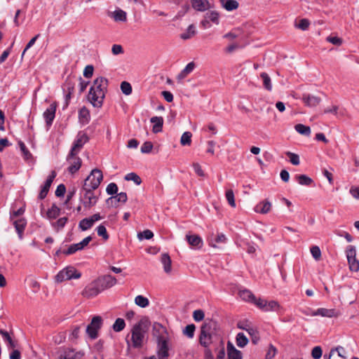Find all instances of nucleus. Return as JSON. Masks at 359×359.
<instances>
[{
  "label": "nucleus",
  "mask_w": 359,
  "mask_h": 359,
  "mask_svg": "<svg viewBox=\"0 0 359 359\" xmlns=\"http://www.w3.org/2000/svg\"><path fill=\"white\" fill-rule=\"evenodd\" d=\"M107 83V79L102 76L97 77L93 81L88 95V100L93 107L97 108L102 107L105 97Z\"/></svg>",
  "instance_id": "f257e3e1"
},
{
  "label": "nucleus",
  "mask_w": 359,
  "mask_h": 359,
  "mask_svg": "<svg viewBox=\"0 0 359 359\" xmlns=\"http://www.w3.org/2000/svg\"><path fill=\"white\" fill-rule=\"evenodd\" d=\"M215 330V323L214 322H205L201 327L199 335V344L205 348H209V346L212 344Z\"/></svg>",
  "instance_id": "f03ea898"
},
{
  "label": "nucleus",
  "mask_w": 359,
  "mask_h": 359,
  "mask_svg": "<svg viewBox=\"0 0 359 359\" xmlns=\"http://www.w3.org/2000/svg\"><path fill=\"white\" fill-rule=\"evenodd\" d=\"M100 196V192L95 190L81 187L79 191V202L85 209H90L97 204Z\"/></svg>",
  "instance_id": "7ed1b4c3"
},
{
  "label": "nucleus",
  "mask_w": 359,
  "mask_h": 359,
  "mask_svg": "<svg viewBox=\"0 0 359 359\" xmlns=\"http://www.w3.org/2000/svg\"><path fill=\"white\" fill-rule=\"evenodd\" d=\"M103 180V175L100 170L93 169L84 180L83 188L96 190Z\"/></svg>",
  "instance_id": "20e7f679"
},
{
  "label": "nucleus",
  "mask_w": 359,
  "mask_h": 359,
  "mask_svg": "<svg viewBox=\"0 0 359 359\" xmlns=\"http://www.w3.org/2000/svg\"><path fill=\"white\" fill-rule=\"evenodd\" d=\"M81 273L72 266H67L60 270L55 276V281L57 283L71 279H79Z\"/></svg>",
  "instance_id": "39448f33"
},
{
  "label": "nucleus",
  "mask_w": 359,
  "mask_h": 359,
  "mask_svg": "<svg viewBox=\"0 0 359 359\" xmlns=\"http://www.w3.org/2000/svg\"><path fill=\"white\" fill-rule=\"evenodd\" d=\"M145 339V331L141 326V325L138 324L133 327L131 331V344L128 341L129 346H132L134 348H140L141 347Z\"/></svg>",
  "instance_id": "423d86ee"
},
{
  "label": "nucleus",
  "mask_w": 359,
  "mask_h": 359,
  "mask_svg": "<svg viewBox=\"0 0 359 359\" xmlns=\"http://www.w3.org/2000/svg\"><path fill=\"white\" fill-rule=\"evenodd\" d=\"M346 255L349 269L351 271H359V260L356 258V249L353 245H348L346 249Z\"/></svg>",
  "instance_id": "0eeeda50"
},
{
  "label": "nucleus",
  "mask_w": 359,
  "mask_h": 359,
  "mask_svg": "<svg viewBox=\"0 0 359 359\" xmlns=\"http://www.w3.org/2000/svg\"><path fill=\"white\" fill-rule=\"evenodd\" d=\"M156 353L158 359H168L169 357L168 339L165 337L160 336L157 339Z\"/></svg>",
  "instance_id": "6e6552de"
},
{
  "label": "nucleus",
  "mask_w": 359,
  "mask_h": 359,
  "mask_svg": "<svg viewBox=\"0 0 359 359\" xmlns=\"http://www.w3.org/2000/svg\"><path fill=\"white\" fill-rule=\"evenodd\" d=\"M102 325V319L100 316H94L90 323L86 327V332L89 337L95 339L98 337V330L101 328Z\"/></svg>",
  "instance_id": "1a4fd4ad"
},
{
  "label": "nucleus",
  "mask_w": 359,
  "mask_h": 359,
  "mask_svg": "<svg viewBox=\"0 0 359 359\" xmlns=\"http://www.w3.org/2000/svg\"><path fill=\"white\" fill-rule=\"evenodd\" d=\"M77 154L78 153H72V151H69L67 157V161L69 163L67 169L71 174L76 173L81 166L82 161Z\"/></svg>",
  "instance_id": "9d476101"
},
{
  "label": "nucleus",
  "mask_w": 359,
  "mask_h": 359,
  "mask_svg": "<svg viewBox=\"0 0 359 359\" xmlns=\"http://www.w3.org/2000/svg\"><path fill=\"white\" fill-rule=\"evenodd\" d=\"M102 290L97 279L89 283L83 290L82 295L87 298H93L98 295Z\"/></svg>",
  "instance_id": "9b49d317"
},
{
  "label": "nucleus",
  "mask_w": 359,
  "mask_h": 359,
  "mask_svg": "<svg viewBox=\"0 0 359 359\" xmlns=\"http://www.w3.org/2000/svg\"><path fill=\"white\" fill-rule=\"evenodd\" d=\"M103 217L100 215V213H96L92 215L90 217L84 218L79 222V228L81 231H87L90 229L95 224V222L100 221Z\"/></svg>",
  "instance_id": "f8f14e48"
},
{
  "label": "nucleus",
  "mask_w": 359,
  "mask_h": 359,
  "mask_svg": "<svg viewBox=\"0 0 359 359\" xmlns=\"http://www.w3.org/2000/svg\"><path fill=\"white\" fill-rule=\"evenodd\" d=\"M88 141V135L83 133L79 132L76 136V138L73 144V146L70 150L72 153H79L83 146Z\"/></svg>",
  "instance_id": "ddd939ff"
},
{
  "label": "nucleus",
  "mask_w": 359,
  "mask_h": 359,
  "mask_svg": "<svg viewBox=\"0 0 359 359\" xmlns=\"http://www.w3.org/2000/svg\"><path fill=\"white\" fill-rule=\"evenodd\" d=\"M56 109L57 104L53 102L46 109L43 114V118L45 119L48 128H49L53 123L55 116Z\"/></svg>",
  "instance_id": "4468645a"
},
{
  "label": "nucleus",
  "mask_w": 359,
  "mask_h": 359,
  "mask_svg": "<svg viewBox=\"0 0 359 359\" xmlns=\"http://www.w3.org/2000/svg\"><path fill=\"white\" fill-rule=\"evenodd\" d=\"M57 174L55 171H51L50 175L48 177L46 180L44 184L42 186L41 189L39 194V198L42 200L45 198L48 193L49 189L51 186V184L53 182V180L55 178Z\"/></svg>",
  "instance_id": "2eb2a0df"
},
{
  "label": "nucleus",
  "mask_w": 359,
  "mask_h": 359,
  "mask_svg": "<svg viewBox=\"0 0 359 359\" xmlns=\"http://www.w3.org/2000/svg\"><path fill=\"white\" fill-rule=\"evenodd\" d=\"M102 290L104 291L108 288H110L117 283V280L115 277L111 275H106L97 279Z\"/></svg>",
  "instance_id": "dca6fc26"
},
{
  "label": "nucleus",
  "mask_w": 359,
  "mask_h": 359,
  "mask_svg": "<svg viewBox=\"0 0 359 359\" xmlns=\"http://www.w3.org/2000/svg\"><path fill=\"white\" fill-rule=\"evenodd\" d=\"M186 240L190 246L196 250L201 249L203 246V242L202 238L198 235H189L186 236Z\"/></svg>",
  "instance_id": "f3484780"
},
{
  "label": "nucleus",
  "mask_w": 359,
  "mask_h": 359,
  "mask_svg": "<svg viewBox=\"0 0 359 359\" xmlns=\"http://www.w3.org/2000/svg\"><path fill=\"white\" fill-rule=\"evenodd\" d=\"M115 22H125L127 20V13L122 9L117 8L114 11L109 13L108 15Z\"/></svg>",
  "instance_id": "a211bd4d"
},
{
  "label": "nucleus",
  "mask_w": 359,
  "mask_h": 359,
  "mask_svg": "<svg viewBox=\"0 0 359 359\" xmlns=\"http://www.w3.org/2000/svg\"><path fill=\"white\" fill-rule=\"evenodd\" d=\"M128 197L125 192H121L114 196H111L107 200V203L109 205L116 206L118 203H126Z\"/></svg>",
  "instance_id": "6ab92c4d"
},
{
  "label": "nucleus",
  "mask_w": 359,
  "mask_h": 359,
  "mask_svg": "<svg viewBox=\"0 0 359 359\" xmlns=\"http://www.w3.org/2000/svg\"><path fill=\"white\" fill-rule=\"evenodd\" d=\"M271 208V203L268 200H264L257 203L255 208V212L260 214H267Z\"/></svg>",
  "instance_id": "aec40b11"
},
{
  "label": "nucleus",
  "mask_w": 359,
  "mask_h": 359,
  "mask_svg": "<svg viewBox=\"0 0 359 359\" xmlns=\"http://www.w3.org/2000/svg\"><path fill=\"white\" fill-rule=\"evenodd\" d=\"M302 100L304 104L309 107L317 106L321 101L320 97L310 94H304Z\"/></svg>",
  "instance_id": "412c9836"
},
{
  "label": "nucleus",
  "mask_w": 359,
  "mask_h": 359,
  "mask_svg": "<svg viewBox=\"0 0 359 359\" xmlns=\"http://www.w3.org/2000/svg\"><path fill=\"white\" fill-rule=\"evenodd\" d=\"M192 7L198 11H205L210 8L208 0H191Z\"/></svg>",
  "instance_id": "4be33fe9"
},
{
  "label": "nucleus",
  "mask_w": 359,
  "mask_h": 359,
  "mask_svg": "<svg viewBox=\"0 0 359 359\" xmlns=\"http://www.w3.org/2000/svg\"><path fill=\"white\" fill-rule=\"evenodd\" d=\"M150 121L153 123L152 131L154 133H158L162 130L163 125V118L161 116H153Z\"/></svg>",
  "instance_id": "5701e85b"
},
{
  "label": "nucleus",
  "mask_w": 359,
  "mask_h": 359,
  "mask_svg": "<svg viewBox=\"0 0 359 359\" xmlns=\"http://www.w3.org/2000/svg\"><path fill=\"white\" fill-rule=\"evenodd\" d=\"M312 314L327 318H332L337 316V313L334 309H327L325 308L318 309L315 311H312Z\"/></svg>",
  "instance_id": "b1692460"
},
{
  "label": "nucleus",
  "mask_w": 359,
  "mask_h": 359,
  "mask_svg": "<svg viewBox=\"0 0 359 359\" xmlns=\"http://www.w3.org/2000/svg\"><path fill=\"white\" fill-rule=\"evenodd\" d=\"M227 352L229 359H242L241 352L237 350L229 341L227 344Z\"/></svg>",
  "instance_id": "393cba45"
},
{
  "label": "nucleus",
  "mask_w": 359,
  "mask_h": 359,
  "mask_svg": "<svg viewBox=\"0 0 359 359\" xmlns=\"http://www.w3.org/2000/svg\"><path fill=\"white\" fill-rule=\"evenodd\" d=\"M13 225L18 234L19 238L20 239L22 238V234L27 225L26 219L24 218H20L19 219L15 220L13 222Z\"/></svg>",
  "instance_id": "a878e982"
},
{
  "label": "nucleus",
  "mask_w": 359,
  "mask_h": 359,
  "mask_svg": "<svg viewBox=\"0 0 359 359\" xmlns=\"http://www.w3.org/2000/svg\"><path fill=\"white\" fill-rule=\"evenodd\" d=\"M79 122L83 125H86L90 120V115L89 110L86 107H83L79 111Z\"/></svg>",
  "instance_id": "bb28decb"
},
{
  "label": "nucleus",
  "mask_w": 359,
  "mask_h": 359,
  "mask_svg": "<svg viewBox=\"0 0 359 359\" xmlns=\"http://www.w3.org/2000/svg\"><path fill=\"white\" fill-rule=\"evenodd\" d=\"M196 65L194 62H191L187 65V66L181 71V72L177 75V80L180 81L184 79L186 76H187L189 74H191L194 68Z\"/></svg>",
  "instance_id": "cd10ccee"
},
{
  "label": "nucleus",
  "mask_w": 359,
  "mask_h": 359,
  "mask_svg": "<svg viewBox=\"0 0 359 359\" xmlns=\"http://www.w3.org/2000/svg\"><path fill=\"white\" fill-rule=\"evenodd\" d=\"M161 262L163 266V270L166 273H170L172 271V262L170 256L167 253L161 255Z\"/></svg>",
  "instance_id": "c85d7f7f"
},
{
  "label": "nucleus",
  "mask_w": 359,
  "mask_h": 359,
  "mask_svg": "<svg viewBox=\"0 0 359 359\" xmlns=\"http://www.w3.org/2000/svg\"><path fill=\"white\" fill-rule=\"evenodd\" d=\"M222 6L228 11L236 10L238 7V2L236 0H220Z\"/></svg>",
  "instance_id": "c756f323"
},
{
  "label": "nucleus",
  "mask_w": 359,
  "mask_h": 359,
  "mask_svg": "<svg viewBox=\"0 0 359 359\" xmlns=\"http://www.w3.org/2000/svg\"><path fill=\"white\" fill-rule=\"evenodd\" d=\"M60 214V209L55 205L53 204L50 208L47 211L46 216L49 219L57 218Z\"/></svg>",
  "instance_id": "7c9ffc66"
},
{
  "label": "nucleus",
  "mask_w": 359,
  "mask_h": 359,
  "mask_svg": "<svg viewBox=\"0 0 359 359\" xmlns=\"http://www.w3.org/2000/svg\"><path fill=\"white\" fill-rule=\"evenodd\" d=\"M248 339L243 332H239L237 334L236 337V345L238 347L243 348L248 344Z\"/></svg>",
  "instance_id": "2f4dec72"
},
{
  "label": "nucleus",
  "mask_w": 359,
  "mask_h": 359,
  "mask_svg": "<svg viewBox=\"0 0 359 359\" xmlns=\"http://www.w3.org/2000/svg\"><path fill=\"white\" fill-rule=\"evenodd\" d=\"M239 295L245 302L252 303L255 296L248 290H243L239 292Z\"/></svg>",
  "instance_id": "473e14b6"
},
{
  "label": "nucleus",
  "mask_w": 359,
  "mask_h": 359,
  "mask_svg": "<svg viewBox=\"0 0 359 359\" xmlns=\"http://www.w3.org/2000/svg\"><path fill=\"white\" fill-rule=\"evenodd\" d=\"M295 178L301 185L309 186L313 182V180L306 175H296Z\"/></svg>",
  "instance_id": "72a5a7b5"
},
{
  "label": "nucleus",
  "mask_w": 359,
  "mask_h": 359,
  "mask_svg": "<svg viewBox=\"0 0 359 359\" xmlns=\"http://www.w3.org/2000/svg\"><path fill=\"white\" fill-rule=\"evenodd\" d=\"M196 34V29L194 25H190L185 32L181 34L180 38L187 40Z\"/></svg>",
  "instance_id": "f704fd0d"
},
{
  "label": "nucleus",
  "mask_w": 359,
  "mask_h": 359,
  "mask_svg": "<svg viewBox=\"0 0 359 359\" xmlns=\"http://www.w3.org/2000/svg\"><path fill=\"white\" fill-rule=\"evenodd\" d=\"M135 303L136 305L141 308H146L147 306H149V301L147 297L142 295H137L135 298Z\"/></svg>",
  "instance_id": "c9c22d12"
},
{
  "label": "nucleus",
  "mask_w": 359,
  "mask_h": 359,
  "mask_svg": "<svg viewBox=\"0 0 359 359\" xmlns=\"http://www.w3.org/2000/svg\"><path fill=\"white\" fill-rule=\"evenodd\" d=\"M295 130L301 135L309 136L311 134V128L309 126H306L302 123L297 124L294 126Z\"/></svg>",
  "instance_id": "e433bc0d"
},
{
  "label": "nucleus",
  "mask_w": 359,
  "mask_h": 359,
  "mask_svg": "<svg viewBox=\"0 0 359 359\" xmlns=\"http://www.w3.org/2000/svg\"><path fill=\"white\" fill-rule=\"evenodd\" d=\"M261 78L263 80V85L264 87L269 91H271L272 90V84H271V80L269 76L265 73L263 72L260 74Z\"/></svg>",
  "instance_id": "4c0bfd02"
},
{
  "label": "nucleus",
  "mask_w": 359,
  "mask_h": 359,
  "mask_svg": "<svg viewBox=\"0 0 359 359\" xmlns=\"http://www.w3.org/2000/svg\"><path fill=\"white\" fill-rule=\"evenodd\" d=\"M279 308L280 305L278 302L274 300L266 302L264 312L276 311L279 309Z\"/></svg>",
  "instance_id": "58836bf2"
},
{
  "label": "nucleus",
  "mask_w": 359,
  "mask_h": 359,
  "mask_svg": "<svg viewBox=\"0 0 359 359\" xmlns=\"http://www.w3.org/2000/svg\"><path fill=\"white\" fill-rule=\"evenodd\" d=\"M124 179L126 181H133L136 185H140L142 183L141 178L135 172L128 173Z\"/></svg>",
  "instance_id": "ea45409f"
},
{
  "label": "nucleus",
  "mask_w": 359,
  "mask_h": 359,
  "mask_svg": "<svg viewBox=\"0 0 359 359\" xmlns=\"http://www.w3.org/2000/svg\"><path fill=\"white\" fill-rule=\"evenodd\" d=\"M192 134L190 132H184L180 139V143L182 146H189L191 143Z\"/></svg>",
  "instance_id": "a19ab883"
},
{
  "label": "nucleus",
  "mask_w": 359,
  "mask_h": 359,
  "mask_svg": "<svg viewBox=\"0 0 359 359\" xmlns=\"http://www.w3.org/2000/svg\"><path fill=\"white\" fill-rule=\"evenodd\" d=\"M196 326L194 324L188 325L183 330V334L187 337L192 339L194 336Z\"/></svg>",
  "instance_id": "79ce46f5"
},
{
  "label": "nucleus",
  "mask_w": 359,
  "mask_h": 359,
  "mask_svg": "<svg viewBox=\"0 0 359 359\" xmlns=\"http://www.w3.org/2000/svg\"><path fill=\"white\" fill-rule=\"evenodd\" d=\"M126 323L124 320L122 318H117L113 325V329L115 332H121L124 329Z\"/></svg>",
  "instance_id": "37998d69"
},
{
  "label": "nucleus",
  "mask_w": 359,
  "mask_h": 359,
  "mask_svg": "<svg viewBox=\"0 0 359 359\" xmlns=\"http://www.w3.org/2000/svg\"><path fill=\"white\" fill-rule=\"evenodd\" d=\"M248 333L251 337L252 342L254 344H256L259 341V332L257 330L255 327H252L250 330H248Z\"/></svg>",
  "instance_id": "c03bdc74"
},
{
  "label": "nucleus",
  "mask_w": 359,
  "mask_h": 359,
  "mask_svg": "<svg viewBox=\"0 0 359 359\" xmlns=\"http://www.w3.org/2000/svg\"><path fill=\"white\" fill-rule=\"evenodd\" d=\"M205 18L216 25L219 24V14L217 12L211 11L207 13L205 15Z\"/></svg>",
  "instance_id": "a18cd8bd"
},
{
  "label": "nucleus",
  "mask_w": 359,
  "mask_h": 359,
  "mask_svg": "<svg viewBox=\"0 0 359 359\" xmlns=\"http://www.w3.org/2000/svg\"><path fill=\"white\" fill-rule=\"evenodd\" d=\"M285 154L289 157L290 161L292 165H298L300 163L299 155L291 151H287Z\"/></svg>",
  "instance_id": "49530a36"
},
{
  "label": "nucleus",
  "mask_w": 359,
  "mask_h": 359,
  "mask_svg": "<svg viewBox=\"0 0 359 359\" xmlns=\"http://www.w3.org/2000/svg\"><path fill=\"white\" fill-rule=\"evenodd\" d=\"M154 236V233L151 231L147 229L142 232L138 233L137 238L142 241L143 239H151Z\"/></svg>",
  "instance_id": "de8ad7c7"
},
{
  "label": "nucleus",
  "mask_w": 359,
  "mask_h": 359,
  "mask_svg": "<svg viewBox=\"0 0 359 359\" xmlns=\"http://www.w3.org/2000/svg\"><path fill=\"white\" fill-rule=\"evenodd\" d=\"M121 90L123 94L129 95L132 93V86L128 82L123 81L121 83Z\"/></svg>",
  "instance_id": "09e8293b"
},
{
  "label": "nucleus",
  "mask_w": 359,
  "mask_h": 359,
  "mask_svg": "<svg viewBox=\"0 0 359 359\" xmlns=\"http://www.w3.org/2000/svg\"><path fill=\"white\" fill-rule=\"evenodd\" d=\"M82 250V248H81L79 243H74V244L71 245L68 248V249L64 252V253L67 255H69L74 254L76 252H77L79 250Z\"/></svg>",
  "instance_id": "8fccbe9b"
},
{
  "label": "nucleus",
  "mask_w": 359,
  "mask_h": 359,
  "mask_svg": "<svg viewBox=\"0 0 359 359\" xmlns=\"http://www.w3.org/2000/svg\"><path fill=\"white\" fill-rule=\"evenodd\" d=\"M311 253L315 260L318 261L321 257V251L318 246L314 245L311 248Z\"/></svg>",
  "instance_id": "3c124183"
},
{
  "label": "nucleus",
  "mask_w": 359,
  "mask_h": 359,
  "mask_svg": "<svg viewBox=\"0 0 359 359\" xmlns=\"http://www.w3.org/2000/svg\"><path fill=\"white\" fill-rule=\"evenodd\" d=\"M226 198L229 203V204L233 207H236V202L234 199V194L231 189L227 190L226 192Z\"/></svg>",
  "instance_id": "603ef678"
},
{
  "label": "nucleus",
  "mask_w": 359,
  "mask_h": 359,
  "mask_svg": "<svg viewBox=\"0 0 359 359\" xmlns=\"http://www.w3.org/2000/svg\"><path fill=\"white\" fill-rule=\"evenodd\" d=\"M75 355L73 350H65L59 356V359H74Z\"/></svg>",
  "instance_id": "864d4df0"
},
{
  "label": "nucleus",
  "mask_w": 359,
  "mask_h": 359,
  "mask_svg": "<svg viewBox=\"0 0 359 359\" xmlns=\"http://www.w3.org/2000/svg\"><path fill=\"white\" fill-rule=\"evenodd\" d=\"M97 235L102 237L104 240L106 241L109 238V235L107 233L106 227L104 225H102V224L99 225L97 227Z\"/></svg>",
  "instance_id": "5fc2aeb1"
},
{
  "label": "nucleus",
  "mask_w": 359,
  "mask_h": 359,
  "mask_svg": "<svg viewBox=\"0 0 359 359\" xmlns=\"http://www.w3.org/2000/svg\"><path fill=\"white\" fill-rule=\"evenodd\" d=\"M266 300L263 299L262 298L255 297V300L252 304H254L257 307H258L262 311H264L265 306L266 305Z\"/></svg>",
  "instance_id": "6e6d98bb"
},
{
  "label": "nucleus",
  "mask_w": 359,
  "mask_h": 359,
  "mask_svg": "<svg viewBox=\"0 0 359 359\" xmlns=\"http://www.w3.org/2000/svg\"><path fill=\"white\" fill-rule=\"evenodd\" d=\"M276 353L277 349L276 348V347L273 345L270 344L266 352L265 359H273L276 355Z\"/></svg>",
  "instance_id": "4d7b16f0"
},
{
  "label": "nucleus",
  "mask_w": 359,
  "mask_h": 359,
  "mask_svg": "<svg viewBox=\"0 0 359 359\" xmlns=\"http://www.w3.org/2000/svg\"><path fill=\"white\" fill-rule=\"evenodd\" d=\"M66 88L67 90V93L66 94V100H68L70 98L71 94L74 90V84L72 83L71 81H66L64 86V90H65Z\"/></svg>",
  "instance_id": "13d9d810"
},
{
  "label": "nucleus",
  "mask_w": 359,
  "mask_h": 359,
  "mask_svg": "<svg viewBox=\"0 0 359 359\" xmlns=\"http://www.w3.org/2000/svg\"><path fill=\"white\" fill-rule=\"evenodd\" d=\"M153 144L151 142H145L141 147V152L143 154H149L151 151Z\"/></svg>",
  "instance_id": "bf43d9fd"
},
{
  "label": "nucleus",
  "mask_w": 359,
  "mask_h": 359,
  "mask_svg": "<svg viewBox=\"0 0 359 359\" xmlns=\"http://www.w3.org/2000/svg\"><path fill=\"white\" fill-rule=\"evenodd\" d=\"M106 191L109 195L115 194L118 191V187L115 183L111 182L107 185Z\"/></svg>",
  "instance_id": "052dcab7"
},
{
  "label": "nucleus",
  "mask_w": 359,
  "mask_h": 359,
  "mask_svg": "<svg viewBox=\"0 0 359 359\" xmlns=\"http://www.w3.org/2000/svg\"><path fill=\"white\" fill-rule=\"evenodd\" d=\"M204 312L201 309L195 310L193 313V318L196 322L201 321L204 318Z\"/></svg>",
  "instance_id": "680f3d73"
},
{
  "label": "nucleus",
  "mask_w": 359,
  "mask_h": 359,
  "mask_svg": "<svg viewBox=\"0 0 359 359\" xmlns=\"http://www.w3.org/2000/svg\"><path fill=\"white\" fill-rule=\"evenodd\" d=\"M67 220H68L67 217H61V218L58 219L55 223H53V226L54 227H57L58 229H62L65 226Z\"/></svg>",
  "instance_id": "e2e57ef3"
},
{
  "label": "nucleus",
  "mask_w": 359,
  "mask_h": 359,
  "mask_svg": "<svg viewBox=\"0 0 359 359\" xmlns=\"http://www.w3.org/2000/svg\"><path fill=\"white\" fill-rule=\"evenodd\" d=\"M237 327L248 332V330H250L252 327L250 325L247 320H243L238 322Z\"/></svg>",
  "instance_id": "0e129e2a"
},
{
  "label": "nucleus",
  "mask_w": 359,
  "mask_h": 359,
  "mask_svg": "<svg viewBox=\"0 0 359 359\" xmlns=\"http://www.w3.org/2000/svg\"><path fill=\"white\" fill-rule=\"evenodd\" d=\"M19 145H20V150H21L25 158L29 159L32 156V155H31L30 152L28 151V149H27L25 144L22 142H20Z\"/></svg>",
  "instance_id": "69168bd1"
},
{
  "label": "nucleus",
  "mask_w": 359,
  "mask_h": 359,
  "mask_svg": "<svg viewBox=\"0 0 359 359\" xmlns=\"http://www.w3.org/2000/svg\"><path fill=\"white\" fill-rule=\"evenodd\" d=\"M322 349L320 346H316L312 349L311 355L314 359H320L322 356Z\"/></svg>",
  "instance_id": "338daca9"
},
{
  "label": "nucleus",
  "mask_w": 359,
  "mask_h": 359,
  "mask_svg": "<svg viewBox=\"0 0 359 359\" xmlns=\"http://www.w3.org/2000/svg\"><path fill=\"white\" fill-rule=\"evenodd\" d=\"M111 53L114 55L123 53V48L119 44H114L111 47Z\"/></svg>",
  "instance_id": "774afa93"
}]
</instances>
